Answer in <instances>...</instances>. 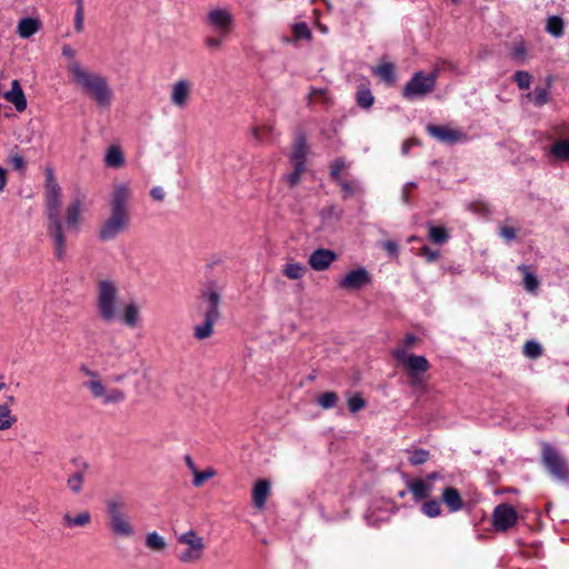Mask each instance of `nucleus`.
<instances>
[{
    "mask_svg": "<svg viewBox=\"0 0 569 569\" xmlns=\"http://www.w3.org/2000/svg\"><path fill=\"white\" fill-rule=\"evenodd\" d=\"M46 182V216L48 219V236L53 242L54 257L63 260L67 251V239L60 218L62 203L61 188L54 178L53 168L48 166L44 169Z\"/></svg>",
    "mask_w": 569,
    "mask_h": 569,
    "instance_id": "nucleus-1",
    "label": "nucleus"
},
{
    "mask_svg": "<svg viewBox=\"0 0 569 569\" xmlns=\"http://www.w3.org/2000/svg\"><path fill=\"white\" fill-rule=\"evenodd\" d=\"M131 190L127 182L113 184L110 196V216L101 224L98 236L101 241L114 239L130 222L129 201Z\"/></svg>",
    "mask_w": 569,
    "mask_h": 569,
    "instance_id": "nucleus-2",
    "label": "nucleus"
},
{
    "mask_svg": "<svg viewBox=\"0 0 569 569\" xmlns=\"http://www.w3.org/2000/svg\"><path fill=\"white\" fill-rule=\"evenodd\" d=\"M67 69L73 82L99 107L108 108L111 104L112 90L103 76L83 69L78 61H70Z\"/></svg>",
    "mask_w": 569,
    "mask_h": 569,
    "instance_id": "nucleus-3",
    "label": "nucleus"
},
{
    "mask_svg": "<svg viewBox=\"0 0 569 569\" xmlns=\"http://www.w3.org/2000/svg\"><path fill=\"white\" fill-rule=\"evenodd\" d=\"M199 300V308L202 310L204 319L201 325L194 327V337L203 340L212 335L213 326L221 317L219 309L221 295L216 284L211 282L200 292Z\"/></svg>",
    "mask_w": 569,
    "mask_h": 569,
    "instance_id": "nucleus-4",
    "label": "nucleus"
},
{
    "mask_svg": "<svg viewBox=\"0 0 569 569\" xmlns=\"http://www.w3.org/2000/svg\"><path fill=\"white\" fill-rule=\"evenodd\" d=\"M107 526L113 537L131 538L134 528L127 513V503L121 497L114 496L106 501Z\"/></svg>",
    "mask_w": 569,
    "mask_h": 569,
    "instance_id": "nucleus-5",
    "label": "nucleus"
},
{
    "mask_svg": "<svg viewBox=\"0 0 569 569\" xmlns=\"http://www.w3.org/2000/svg\"><path fill=\"white\" fill-rule=\"evenodd\" d=\"M80 371L89 378L82 386L90 391L93 399L101 400L104 406L119 405L126 400V392L119 388L108 389L98 371L87 366H82Z\"/></svg>",
    "mask_w": 569,
    "mask_h": 569,
    "instance_id": "nucleus-6",
    "label": "nucleus"
},
{
    "mask_svg": "<svg viewBox=\"0 0 569 569\" xmlns=\"http://www.w3.org/2000/svg\"><path fill=\"white\" fill-rule=\"evenodd\" d=\"M80 371L89 378L82 386L90 391L93 399L101 400L104 406L119 405L126 400V392L119 388L108 389L98 371L87 366H82Z\"/></svg>",
    "mask_w": 569,
    "mask_h": 569,
    "instance_id": "nucleus-7",
    "label": "nucleus"
},
{
    "mask_svg": "<svg viewBox=\"0 0 569 569\" xmlns=\"http://www.w3.org/2000/svg\"><path fill=\"white\" fill-rule=\"evenodd\" d=\"M118 288L112 281L102 280L98 284L97 311L104 322H111L119 316Z\"/></svg>",
    "mask_w": 569,
    "mask_h": 569,
    "instance_id": "nucleus-8",
    "label": "nucleus"
},
{
    "mask_svg": "<svg viewBox=\"0 0 569 569\" xmlns=\"http://www.w3.org/2000/svg\"><path fill=\"white\" fill-rule=\"evenodd\" d=\"M440 74L439 68H433L430 73L418 71L402 89L403 98L408 100L422 99L435 91L437 79Z\"/></svg>",
    "mask_w": 569,
    "mask_h": 569,
    "instance_id": "nucleus-9",
    "label": "nucleus"
},
{
    "mask_svg": "<svg viewBox=\"0 0 569 569\" xmlns=\"http://www.w3.org/2000/svg\"><path fill=\"white\" fill-rule=\"evenodd\" d=\"M177 542L186 547V549H183L178 555V560L181 563H196L203 558L206 543L203 538L199 536L196 530L190 529L183 533H180L177 537Z\"/></svg>",
    "mask_w": 569,
    "mask_h": 569,
    "instance_id": "nucleus-10",
    "label": "nucleus"
},
{
    "mask_svg": "<svg viewBox=\"0 0 569 569\" xmlns=\"http://www.w3.org/2000/svg\"><path fill=\"white\" fill-rule=\"evenodd\" d=\"M392 357L403 366L408 375L412 379V385H420V373L427 372L430 369V363L423 356L408 355L402 349H393Z\"/></svg>",
    "mask_w": 569,
    "mask_h": 569,
    "instance_id": "nucleus-11",
    "label": "nucleus"
},
{
    "mask_svg": "<svg viewBox=\"0 0 569 569\" xmlns=\"http://www.w3.org/2000/svg\"><path fill=\"white\" fill-rule=\"evenodd\" d=\"M542 463L558 480H569V468L566 463V460L549 443H545L542 446Z\"/></svg>",
    "mask_w": 569,
    "mask_h": 569,
    "instance_id": "nucleus-12",
    "label": "nucleus"
},
{
    "mask_svg": "<svg viewBox=\"0 0 569 569\" xmlns=\"http://www.w3.org/2000/svg\"><path fill=\"white\" fill-rule=\"evenodd\" d=\"M204 22L221 37H227L232 31L234 20L229 10L214 8L207 13Z\"/></svg>",
    "mask_w": 569,
    "mask_h": 569,
    "instance_id": "nucleus-13",
    "label": "nucleus"
},
{
    "mask_svg": "<svg viewBox=\"0 0 569 569\" xmlns=\"http://www.w3.org/2000/svg\"><path fill=\"white\" fill-rule=\"evenodd\" d=\"M492 517L495 528L498 531H507L516 525L518 513L512 506L501 503L495 508Z\"/></svg>",
    "mask_w": 569,
    "mask_h": 569,
    "instance_id": "nucleus-14",
    "label": "nucleus"
},
{
    "mask_svg": "<svg viewBox=\"0 0 569 569\" xmlns=\"http://www.w3.org/2000/svg\"><path fill=\"white\" fill-rule=\"evenodd\" d=\"M371 281L369 272L363 268L350 270L340 281L339 287L345 290H359Z\"/></svg>",
    "mask_w": 569,
    "mask_h": 569,
    "instance_id": "nucleus-15",
    "label": "nucleus"
},
{
    "mask_svg": "<svg viewBox=\"0 0 569 569\" xmlns=\"http://www.w3.org/2000/svg\"><path fill=\"white\" fill-rule=\"evenodd\" d=\"M427 131L443 143L453 144L466 139V134L462 131L448 126L428 124Z\"/></svg>",
    "mask_w": 569,
    "mask_h": 569,
    "instance_id": "nucleus-16",
    "label": "nucleus"
},
{
    "mask_svg": "<svg viewBox=\"0 0 569 569\" xmlns=\"http://www.w3.org/2000/svg\"><path fill=\"white\" fill-rule=\"evenodd\" d=\"M192 84L187 79H180L172 84L170 101L178 109L187 107L191 96Z\"/></svg>",
    "mask_w": 569,
    "mask_h": 569,
    "instance_id": "nucleus-17",
    "label": "nucleus"
},
{
    "mask_svg": "<svg viewBox=\"0 0 569 569\" xmlns=\"http://www.w3.org/2000/svg\"><path fill=\"white\" fill-rule=\"evenodd\" d=\"M337 259L338 254L335 251L319 248L309 256L308 263L316 271H325Z\"/></svg>",
    "mask_w": 569,
    "mask_h": 569,
    "instance_id": "nucleus-18",
    "label": "nucleus"
},
{
    "mask_svg": "<svg viewBox=\"0 0 569 569\" xmlns=\"http://www.w3.org/2000/svg\"><path fill=\"white\" fill-rule=\"evenodd\" d=\"M309 146L303 132H298L295 137L292 151L289 156L291 164L306 167Z\"/></svg>",
    "mask_w": 569,
    "mask_h": 569,
    "instance_id": "nucleus-19",
    "label": "nucleus"
},
{
    "mask_svg": "<svg viewBox=\"0 0 569 569\" xmlns=\"http://www.w3.org/2000/svg\"><path fill=\"white\" fill-rule=\"evenodd\" d=\"M3 97L14 106L18 112H23L27 109V98L19 80H13L11 82V90L7 91Z\"/></svg>",
    "mask_w": 569,
    "mask_h": 569,
    "instance_id": "nucleus-20",
    "label": "nucleus"
},
{
    "mask_svg": "<svg viewBox=\"0 0 569 569\" xmlns=\"http://www.w3.org/2000/svg\"><path fill=\"white\" fill-rule=\"evenodd\" d=\"M271 483L266 479H259L256 481L252 489V503L258 510H262L266 507V501L270 495Z\"/></svg>",
    "mask_w": 569,
    "mask_h": 569,
    "instance_id": "nucleus-21",
    "label": "nucleus"
},
{
    "mask_svg": "<svg viewBox=\"0 0 569 569\" xmlns=\"http://www.w3.org/2000/svg\"><path fill=\"white\" fill-rule=\"evenodd\" d=\"M66 228L70 231L77 230L81 222V201L72 200L66 208L64 213Z\"/></svg>",
    "mask_w": 569,
    "mask_h": 569,
    "instance_id": "nucleus-22",
    "label": "nucleus"
},
{
    "mask_svg": "<svg viewBox=\"0 0 569 569\" xmlns=\"http://www.w3.org/2000/svg\"><path fill=\"white\" fill-rule=\"evenodd\" d=\"M441 500L447 506L450 512H457L461 510L465 506V502L458 489L453 487H447L443 489Z\"/></svg>",
    "mask_w": 569,
    "mask_h": 569,
    "instance_id": "nucleus-23",
    "label": "nucleus"
},
{
    "mask_svg": "<svg viewBox=\"0 0 569 569\" xmlns=\"http://www.w3.org/2000/svg\"><path fill=\"white\" fill-rule=\"evenodd\" d=\"M408 489L412 493L415 500L420 501L430 497L432 485L422 479H415L408 482Z\"/></svg>",
    "mask_w": 569,
    "mask_h": 569,
    "instance_id": "nucleus-24",
    "label": "nucleus"
},
{
    "mask_svg": "<svg viewBox=\"0 0 569 569\" xmlns=\"http://www.w3.org/2000/svg\"><path fill=\"white\" fill-rule=\"evenodd\" d=\"M41 28V21L38 18H23L19 21L17 32L22 39H28L37 33Z\"/></svg>",
    "mask_w": 569,
    "mask_h": 569,
    "instance_id": "nucleus-25",
    "label": "nucleus"
},
{
    "mask_svg": "<svg viewBox=\"0 0 569 569\" xmlns=\"http://www.w3.org/2000/svg\"><path fill=\"white\" fill-rule=\"evenodd\" d=\"M91 523V515L89 511H81L76 516H72L70 512H66L62 516V525L66 528H74V527H87Z\"/></svg>",
    "mask_w": 569,
    "mask_h": 569,
    "instance_id": "nucleus-26",
    "label": "nucleus"
},
{
    "mask_svg": "<svg viewBox=\"0 0 569 569\" xmlns=\"http://www.w3.org/2000/svg\"><path fill=\"white\" fill-rule=\"evenodd\" d=\"M104 163L109 168H121L124 166V156L120 147L111 146L104 157Z\"/></svg>",
    "mask_w": 569,
    "mask_h": 569,
    "instance_id": "nucleus-27",
    "label": "nucleus"
},
{
    "mask_svg": "<svg viewBox=\"0 0 569 569\" xmlns=\"http://www.w3.org/2000/svg\"><path fill=\"white\" fill-rule=\"evenodd\" d=\"M120 319L127 327L136 328L139 321L138 306L134 302L126 305Z\"/></svg>",
    "mask_w": 569,
    "mask_h": 569,
    "instance_id": "nucleus-28",
    "label": "nucleus"
},
{
    "mask_svg": "<svg viewBox=\"0 0 569 569\" xmlns=\"http://www.w3.org/2000/svg\"><path fill=\"white\" fill-rule=\"evenodd\" d=\"M550 153L558 160L569 161V140H558L551 148Z\"/></svg>",
    "mask_w": 569,
    "mask_h": 569,
    "instance_id": "nucleus-29",
    "label": "nucleus"
},
{
    "mask_svg": "<svg viewBox=\"0 0 569 569\" xmlns=\"http://www.w3.org/2000/svg\"><path fill=\"white\" fill-rule=\"evenodd\" d=\"M146 546L152 551H164L167 549L166 540L156 531L149 532L146 536Z\"/></svg>",
    "mask_w": 569,
    "mask_h": 569,
    "instance_id": "nucleus-30",
    "label": "nucleus"
},
{
    "mask_svg": "<svg viewBox=\"0 0 569 569\" xmlns=\"http://www.w3.org/2000/svg\"><path fill=\"white\" fill-rule=\"evenodd\" d=\"M307 272V268L299 262L287 263L282 270V273L291 280L301 279Z\"/></svg>",
    "mask_w": 569,
    "mask_h": 569,
    "instance_id": "nucleus-31",
    "label": "nucleus"
},
{
    "mask_svg": "<svg viewBox=\"0 0 569 569\" xmlns=\"http://www.w3.org/2000/svg\"><path fill=\"white\" fill-rule=\"evenodd\" d=\"M428 238L436 244H442L448 241L449 233L445 227L429 226Z\"/></svg>",
    "mask_w": 569,
    "mask_h": 569,
    "instance_id": "nucleus-32",
    "label": "nucleus"
},
{
    "mask_svg": "<svg viewBox=\"0 0 569 569\" xmlns=\"http://www.w3.org/2000/svg\"><path fill=\"white\" fill-rule=\"evenodd\" d=\"M356 98L358 106L362 109L371 108L375 102L371 91L365 86L358 88Z\"/></svg>",
    "mask_w": 569,
    "mask_h": 569,
    "instance_id": "nucleus-33",
    "label": "nucleus"
},
{
    "mask_svg": "<svg viewBox=\"0 0 569 569\" xmlns=\"http://www.w3.org/2000/svg\"><path fill=\"white\" fill-rule=\"evenodd\" d=\"M518 269L523 274L525 288L530 292L536 291L539 287V281L537 277L530 272V268L526 264H521L518 267Z\"/></svg>",
    "mask_w": 569,
    "mask_h": 569,
    "instance_id": "nucleus-34",
    "label": "nucleus"
},
{
    "mask_svg": "<svg viewBox=\"0 0 569 569\" xmlns=\"http://www.w3.org/2000/svg\"><path fill=\"white\" fill-rule=\"evenodd\" d=\"M529 99H532L537 107H542L550 100L548 88L536 87L533 92L527 94Z\"/></svg>",
    "mask_w": 569,
    "mask_h": 569,
    "instance_id": "nucleus-35",
    "label": "nucleus"
},
{
    "mask_svg": "<svg viewBox=\"0 0 569 569\" xmlns=\"http://www.w3.org/2000/svg\"><path fill=\"white\" fill-rule=\"evenodd\" d=\"M16 420V417L11 415L8 403L0 405V431L11 428Z\"/></svg>",
    "mask_w": 569,
    "mask_h": 569,
    "instance_id": "nucleus-36",
    "label": "nucleus"
},
{
    "mask_svg": "<svg viewBox=\"0 0 569 569\" xmlns=\"http://www.w3.org/2000/svg\"><path fill=\"white\" fill-rule=\"evenodd\" d=\"M373 72L387 83L395 81V66L392 63H382L378 66Z\"/></svg>",
    "mask_w": 569,
    "mask_h": 569,
    "instance_id": "nucleus-37",
    "label": "nucleus"
},
{
    "mask_svg": "<svg viewBox=\"0 0 569 569\" xmlns=\"http://www.w3.org/2000/svg\"><path fill=\"white\" fill-rule=\"evenodd\" d=\"M83 480V472L78 471L68 477L67 486L74 495H78L82 490Z\"/></svg>",
    "mask_w": 569,
    "mask_h": 569,
    "instance_id": "nucleus-38",
    "label": "nucleus"
},
{
    "mask_svg": "<svg viewBox=\"0 0 569 569\" xmlns=\"http://www.w3.org/2000/svg\"><path fill=\"white\" fill-rule=\"evenodd\" d=\"M546 29L550 34L560 37L563 33V20L560 17L552 16L548 19Z\"/></svg>",
    "mask_w": 569,
    "mask_h": 569,
    "instance_id": "nucleus-39",
    "label": "nucleus"
},
{
    "mask_svg": "<svg viewBox=\"0 0 569 569\" xmlns=\"http://www.w3.org/2000/svg\"><path fill=\"white\" fill-rule=\"evenodd\" d=\"M216 475H217V471L213 468H211V467L207 468L203 471H199L198 470L193 475L192 485L196 488H200L207 480L213 478Z\"/></svg>",
    "mask_w": 569,
    "mask_h": 569,
    "instance_id": "nucleus-40",
    "label": "nucleus"
},
{
    "mask_svg": "<svg viewBox=\"0 0 569 569\" xmlns=\"http://www.w3.org/2000/svg\"><path fill=\"white\" fill-rule=\"evenodd\" d=\"M513 80L521 90L529 89L531 84L532 77L528 71H516L513 74Z\"/></svg>",
    "mask_w": 569,
    "mask_h": 569,
    "instance_id": "nucleus-41",
    "label": "nucleus"
},
{
    "mask_svg": "<svg viewBox=\"0 0 569 569\" xmlns=\"http://www.w3.org/2000/svg\"><path fill=\"white\" fill-rule=\"evenodd\" d=\"M319 405L325 409L333 408L338 402V396L333 391H327L319 397Z\"/></svg>",
    "mask_w": 569,
    "mask_h": 569,
    "instance_id": "nucleus-42",
    "label": "nucleus"
},
{
    "mask_svg": "<svg viewBox=\"0 0 569 569\" xmlns=\"http://www.w3.org/2000/svg\"><path fill=\"white\" fill-rule=\"evenodd\" d=\"M422 511L428 517H437L441 513L440 502L435 499L428 500L422 505Z\"/></svg>",
    "mask_w": 569,
    "mask_h": 569,
    "instance_id": "nucleus-43",
    "label": "nucleus"
},
{
    "mask_svg": "<svg viewBox=\"0 0 569 569\" xmlns=\"http://www.w3.org/2000/svg\"><path fill=\"white\" fill-rule=\"evenodd\" d=\"M523 353L530 359H537L541 356V346L536 341H527L523 346Z\"/></svg>",
    "mask_w": 569,
    "mask_h": 569,
    "instance_id": "nucleus-44",
    "label": "nucleus"
},
{
    "mask_svg": "<svg viewBox=\"0 0 569 569\" xmlns=\"http://www.w3.org/2000/svg\"><path fill=\"white\" fill-rule=\"evenodd\" d=\"M293 171L286 178L290 188H295L301 179V174L306 171V167L292 164Z\"/></svg>",
    "mask_w": 569,
    "mask_h": 569,
    "instance_id": "nucleus-45",
    "label": "nucleus"
},
{
    "mask_svg": "<svg viewBox=\"0 0 569 569\" xmlns=\"http://www.w3.org/2000/svg\"><path fill=\"white\" fill-rule=\"evenodd\" d=\"M366 407V401L360 393H356L355 396L348 399V408L350 412L356 413Z\"/></svg>",
    "mask_w": 569,
    "mask_h": 569,
    "instance_id": "nucleus-46",
    "label": "nucleus"
},
{
    "mask_svg": "<svg viewBox=\"0 0 569 569\" xmlns=\"http://www.w3.org/2000/svg\"><path fill=\"white\" fill-rule=\"evenodd\" d=\"M326 89H312L308 94V104L311 106L318 101L327 102L328 94Z\"/></svg>",
    "mask_w": 569,
    "mask_h": 569,
    "instance_id": "nucleus-47",
    "label": "nucleus"
},
{
    "mask_svg": "<svg viewBox=\"0 0 569 569\" xmlns=\"http://www.w3.org/2000/svg\"><path fill=\"white\" fill-rule=\"evenodd\" d=\"M429 451L423 449H417L409 457V461L413 466L422 465L429 459Z\"/></svg>",
    "mask_w": 569,
    "mask_h": 569,
    "instance_id": "nucleus-48",
    "label": "nucleus"
},
{
    "mask_svg": "<svg viewBox=\"0 0 569 569\" xmlns=\"http://www.w3.org/2000/svg\"><path fill=\"white\" fill-rule=\"evenodd\" d=\"M346 168V162L343 159L339 158V159H336L332 164H331V170H330V177L333 181H339L341 180V171Z\"/></svg>",
    "mask_w": 569,
    "mask_h": 569,
    "instance_id": "nucleus-49",
    "label": "nucleus"
},
{
    "mask_svg": "<svg viewBox=\"0 0 569 569\" xmlns=\"http://www.w3.org/2000/svg\"><path fill=\"white\" fill-rule=\"evenodd\" d=\"M293 36L297 39H310L311 31L305 22L296 23L292 28Z\"/></svg>",
    "mask_w": 569,
    "mask_h": 569,
    "instance_id": "nucleus-50",
    "label": "nucleus"
},
{
    "mask_svg": "<svg viewBox=\"0 0 569 569\" xmlns=\"http://www.w3.org/2000/svg\"><path fill=\"white\" fill-rule=\"evenodd\" d=\"M420 342V339L412 335V333H408L403 341L396 348V349H402L405 351V353H407V351L411 348H413L416 345H418Z\"/></svg>",
    "mask_w": 569,
    "mask_h": 569,
    "instance_id": "nucleus-51",
    "label": "nucleus"
},
{
    "mask_svg": "<svg viewBox=\"0 0 569 569\" xmlns=\"http://www.w3.org/2000/svg\"><path fill=\"white\" fill-rule=\"evenodd\" d=\"M74 28H76L77 32H81L83 30V3H82V0H77Z\"/></svg>",
    "mask_w": 569,
    "mask_h": 569,
    "instance_id": "nucleus-52",
    "label": "nucleus"
},
{
    "mask_svg": "<svg viewBox=\"0 0 569 569\" xmlns=\"http://www.w3.org/2000/svg\"><path fill=\"white\" fill-rule=\"evenodd\" d=\"M336 182L341 187L342 191L345 192V197L353 196L356 193L357 186L353 182L343 178Z\"/></svg>",
    "mask_w": 569,
    "mask_h": 569,
    "instance_id": "nucleus-53",
    "label": "nucleus"
},
{
    "mask_svg": "<svg viewBox=\"0 0 569 569\" xmlns=\"http://www.w3.org/2000/svg\"><path fill=\"white\" fill-rule=\"evenodd\" d=\"M526 54H527V49H526L523 42H520L519 44H517L511 52V57L521 63L525 62Z\"/></svg>",
    "mask_w": 569,
    "mask_h": 569,
    "instance_id": "nucleus-54",
    "label": "nucleus"
},
{
    "mask_svg": "<svg viewBox=\"0 0 569 569\" xmlns=\"http://www.w3.org/2000/svg\"><path fill=\"white\" fill-rule=\"evenodd\" d=\"M420 256L425 257L426 260L428 262H432V261H436L438 258H439V251L437 250H432L430 247L428 246H423L421 249H420Z\"/></svg>",
    "mask_w": 569,
    "mask_h": 569,
    "instance_id": "nucleus-55",
    "label": "nucleus"
},
{
    "mask_svg": "<svg viewBox=\"0 0 569 569\" xmlns=\"http://www.w3.org/2000/svg\"><path fill=\"white\" fill-rule=\"evenodd\" d=\"M272 132V127L264 126L262 128H253L252 129V136L258 140L262 141L264 139V136H270Z\"/></svg>",
    "mask_w": 569,
    "mask_h": 569,
    "instance_id": "nucleus-56",
    "label": "nucleus"
},
{
    "mask_svg": "<svg viewBox=\"0 0 569 569\" xmlns=\"http://www.w3.org/2000/svg\"><path fill=\"white\" fill-rule=\"evenodd\" d=\"M9 162L16 170H22L26 167L24 159L19 153L11 154L9 158Z\"/></svg>",
    "mask_w": 569,
    "mask_h": 569,
    "instance_id": "nucleus-57",
    "label": "nucleus"
},
{
    "mask_svg": "<svg viewBox=\"0 0 569 569\" xmlns=\"http://www.w3.org/2000/svg\"><path fill=\"white\" fill-rule=\"evenodd\" d=\"M500 236L506 240L511 241L516 239L517 230L513 227L505 226L500 228Z\"/></svg>",
    "mask_w": 569,
    "mask_h": 569,
    "instance_id": "nucleus-58",
    "label": "nucleus"
},
{
    "mask_svg": "<svg viewBox=\"0 0 569 569\" xmlns=\"http://www.w3.org/2000/svg\"><path fill=\"white\" fill-rule=\"evenodd\" d=\"M224 37L218 34V37H208L206 39V46L210 49H219L222 44V40Z\"/></svg>",
    "mask_w": 569,
    "mask_h": 569,
    "instance_id": "nucleus-59",
    "label": "nucleus"
},
{
    "mask_svg": "<svg viewBox=\"0 0 569 569\" xmlns=\"http://www.w3.org/2000/svg\"><path fill=\"white\" fill-rule=\"evenodd\" d=\"M383 248L392 257H397L398 256V251H399V246L397 242L392 241V240H388L383 243Z\"/></svg>",
    "mask_w": 569,
    "mask_h": 569,
    "instance_id": "nucleus-60",
    "label": "nucleus"
},
{
    "mask_svg": "<svg viewBox=\"0 0 569 569\" xmlns=\"http://www.w3.org/2000/svg\"><path fill=\"white\" fill-rule=\"evenodd\" d=\"M150 194L152 199L156 201H162L164 199V191L161 187L152 188Z\"/></svg>",
    "mask_w": 569,
    "mask_h": 569,
    "instance_id": "nucleus-61",
    "label": "nucleus"
},
{
    "mask_svg": "<svg viewBox=\"0 0 569 569\" xmlns=\"http://www.w3.org/2000/svg\"><path fill=\"white\" fill-rule=\"evenodd\" d=\"M62 54L66 57V58H69L71 61H76L74 60V57H76V50L72 49L69 44H64L62 47Z\"/></svg>",
    "mask_w": 569,
    "mask_h": 569,
    "instance_id": "nucleus-62",
    "label": "nucleus"
},
{
    "mask_svg": "<svg viewBox=\"0 0 569 569\" xmlns=\"http://www.w3.org/2000/svg\"><path fill=\"white\" fill-rule=\"evenodd\" d=\"M184 462H186L187 467L189 468V470L192 472V475H194L198 471L191 456H189V455L184 456Z\"/></svg>",
    "mask_w": 569,
    "mask_h": 569,
    "instance_id": "nucleus-63",
    "label": "nucleus"
},
{
    "mask_svg": "<svg viewBox=\"0 0 569 569\" xmlns=\"http://www.w3.org/2000/svg\"><path fill=\"white\" fill-rule=\"evenodd\" d=\"M7 184V170L0 166V192Z\"/></svg>",
    "mask_w": 569,
    "mask_h": 569,
    "instance_id": "nucleus-64",
    "label": "nucleus"
}]
</instances>
